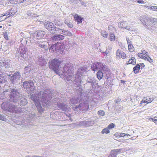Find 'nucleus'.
Here are the masks:
<instances>
[{"mask_svg":"<svg viewBox=\"0 0 157 157\" xmlns=\"http://www.w3.org/2000/svg\"><path fill=\"white\" fill-rule=\"evenodd\" d=\"M38 94L41 96V100L40 101L39 98L35 95H32L31 98L34 101L38 112L42 113L44 109L42 108L40 102L42 103V105L45 107L48 102L52 99V93L50 90L47 89L43 91H40L39 92Z\"/></svg>","mask_w":157,"mask_h":157,"instance_id":"f257e3e1","label":"nucleus"},{"mask_svg":"<svg viewBox=\"0 0 157 157\" xmlns=\"http://www.w3.org/2000/svg\"><path fill=\"white\" fill-rule=\"evenodd\" d=\"M139 19L145 28L149 30L157 27V20L156 19H148L144 16H141Z\"/></svg>","mask_w":157,"mask_h":157,"instance_id":"f03ea898","label":"nucleus"},{"mask_svg":"<svg viewBox=\"0 0 157 157\" xmlns=\"http://www.w3.org/2000/svg\"><path fill=\"white\" fill-rule=\"evenodd\" d=\"M86 69L87 68L84 67H82L78 69L73 81L74 86L78 87L81 86V76L83 75L84 73L86 72Z\"/></svg>","mask_w":157,"mask_h":157,"instance_id":"7ed1b4c3","label":"nucleus"},{"mask_svg":"<svg viewBox=\"0 0 157 157\" xmlns=\"http://www.w3.org/2000/svg\"><path fill=\"white\" fill-rule=\"evenodd\" d=\"M1 108L4 111L13 113L16 111L15 106L10 102L4 101L2 104Z\"/></svg>","mask_w":157,"mask_h":157,"instance_id":"20e7f679","label":"nucleus"},{"mask_svg":"<svg viewBox=\"0 0 157 157\" xmlns=\"http://www.w3.org/2000/svg\"><path fill=\"white\" fill-rule=\"evenodd\" d=\"M61 62L59 59H55L49 62V67L50 69H52L54 72L58 74L60 72L58 71L59 66Z\"/></svg>","mask_w":157,"mask_h":157,"instance_id":"39448f33","label":"nucleus"},{"mask_svg":"<svg viewBox=\"0 0 157 157\" xmlns=\"http://www.w3.org/2000/svg\"><path fill=\"white\" fill-rule=\"evenodd\" d=\"M74 110L78 112L87 110L89 109L88 102L86 101L82 103H80L78 106L72 107Z\"/></svg>","mask_w":157,"mask_h":157,"instance_id":"423d86ee","label":"nucleus"},{"mask_svg":"<svg viewBox=\"0 0 157 157\" xmlns=\"http://www.w3.org/2000/svg\"><path fill=\"white\" fill-rule=\"evenodd\" d=\"M23 87L26 89L28 94H32L33 92L35 87L34 83L32 80H29L24 82L23 84Z\"/></svg>","mask_w":157,"mask_h":157,"instance_id":"0eeeda50","label":"nucleus"},{"mask_svg":"<svg viewBox=\"0 0 157 157\" xmlns=\"http://www.w3.org/2000/svg\"><path fill=\"white\" fill-rule=\"evenodd\" d=\"M20 97V94L17 89H11L9 100L11 102H16L18 101Z\"/></svg>","mask_w":157,"mask_h":157,"instance_id":"6e6552de","label":"nucleus"},{"mask_svg":"<svg viewBox=\"0 0 157 157\" xmlns=\"http://www.w3.org/2000/svg\"><path fill=\"white\" fill-rule=\"evenodd\" d=\"M17 51L21 57L25 59L28 57V49L22 43H21L20 44L19 47L17 49Z\"/></svg>","mask_w":157,"mask_h":157,"instance_id":"1a4fd4ad","label":"nucleus"},{"mask_svg":"<svg viewBox=\"0 0 157 157\" xmlns=\"http://www.w3.org/2000/svg\"><path fill=\"white\" fill-rule=\"evenodd\" d=\"M9 73V74L7 73L6 74L9 77L10 81L12 83H16L19 80L21 75L20 73L19 72L17 71L13 74H12L11 72H10Z\"/></svg>","mask_w":157,"mask_h":157,"instance_id":"9d476101","label":"nucleus"},{"mask_svg":"<svg viewBox=\"0 0 157 157\" xmlns=\"http://www.w3.org/2000/svg\"><path fill=\"white\" fill-rule=\"evenodd\" d=\"M73 64L71 63L65 64L63 67L62 73H64L72 74L73 73Z\"/></svg>","mask_w":157,"mask_h":157,"instance_id":"9b49d317","label":"nucleus"},{"mask_svg":"<svg viewBox=\"0 0 157 157\" xmlns=\"http://www.w3.org/2000/svg\"><path fill=\"white\" fill-rule=\"evenodd\" d=\"M105 65L99 62L94 63L91 66V68L93 71H96L98 69L103 70L105 68Z\"/></svg>","mask_w":157,"mask_h":157,"instance_id":"f8f14e48","label":"nucleus"},{"mask_svg":"<svg viewBox=\"0 0 157 157\" xmlns=\"http://www.w3.org/2000/svg\"><path fill=\"white\" fill-rule=\"evenodd\" d=\"M11 60L10 59H0V67L1 69L8 68L10 66Z\"/></svg>","mask_w":157,"mask_h":157,"instance_id":"ddd939ff","label":"nucleus"},{"mask_svg":"<svg viewBox=\"0 0 157 157\" xmlns=\"http://www.w3.org/2000/svg\"><path fill=\"white\" fill-rule=\"evenodd\" d=\"M98 94L97 92L93 90H91L87 94L88 99L92 101L95 102L97 99Z\"/></svg>","mask_w":157,"mask_h":157,"instance_id":"4468645a","label":"nucleus"},{"mask_svg":"<svg viewBox=\"0 0 157 157\" xmlns=\"http://www.w3.org/2000/svg\"><path fill=\"white\" fill-rule=\"evenodd\" d=\"M123 148H121L112 150L108 157H117L118 154L121 153V151H123Z\"/></svg>","mask_w":157,"mask_h":157,"instance_id":"2eb2a0df","label":"nucleus"},{"mask_svg":"<svg viewBox=\"0 0 157 157\" xmlns=\"http://www.w3.org/2000/svg\"><path fill=\"white\" fill-rule=\"evenodd\" d=\"M73 74V73L72 74H66L62 72L61 73H59V74H58V75H59L61 77H62L65 80L69 81L72 78V75Z\"/></svg>","mask_w":157,"mask_h":157,"instance_id":"dca6fc26","label":"nucleus"},{"mask_svg":"<svg viewBox=\"0 0 157 157\" xmlns=\"http://www.w3.org/2000/svg\"><path fill=\"white\" fill-rule=\"evenodd\" d=\"M57 107L59 109L63 111H66L68 109V106L66 104L63 103L58 102L57 103Z\"/></svg>","mask_w":157,"mask_h":157,"instance_id":"f3484780","label":"nucleus"},{"mask_svg":"<svg viewBox=\"0 0 157 157\" xmlns=\"http://www.w3.org/2000/svg\"><path fill=\"white\" fill-rule=\"evenodd\" d=\"M86 84L88 85H90V86L93 88L96 83V80L92 77H88L86 80Z\"/></svg>","mask_w":157,"mask_h":157,"instance_id":"a211bd4d","label":"nucleus"},{"mask_svg":"<svg viewBox=\"0 0 157 157\" xmlns=\"http://www.w3.org/2000/svg\"><path fill=\"white\" fill-rule=\"evenodd\" d=\"M64 45L62 44L57 42L56 43V52L62 53L64 50Z\"/></svg>","mask_w":157,"mask_h":157,"instance_id":"6ab92c4d","label":"nucleus"},{"mask_svg":"<svg viewBox=\"0 0 157 157\" xmlns=\"http://www.w3.org/2000/svg\"><path fill=\"white\" fill-rule=\"evenodd\" d=\"M46 33L44 31L42 30H38L36 31V37L37 39H42L45 36Z\"/></svg>","mask_w":157,"mask_h":157,"instance_id":"aec40b11","label":"nucleus"},{"mask_svg":"<svg viewBox=\"0 0 157 157\" xmlns=\"http://www.w3.org/2000/svg\"><path fill=\"white\" fill-rule=\"evenodd\" d=\"M52 38L53 40H60L64 38V36L61 34H56Z\"/></svg>","mask_w":157,"mask_h":157,"instance_id":"412c9836","label":"nucleus"},{"mask_svg":"<svg viewBox=\"0 0 157 157\" xmlns=\"http://www.w3.org/2000/svg\"><path fill=\"white\" fill-rule=\"evenodd\" d=\"M103 71L104 78L105 79H109L111 76V73L110 70H103Z\"/></svg>","mask_w":157,"mask_h":157,"instance_id":"4be33fe9","label":"nucleus"},{"mask_svg":"<svg viewBox=\"0 0 157 157\" xmlns=\"http://www.w3.org/2000/svg\"><path fill=\"white\" fill-rule=\"evenodd\" d=\"M50 29H48V30L49 32L51 33H56V31H58L59 29L58 28H56V26L54 25H53L51 26V27H50Z\"/></svg>","mask_w":157,"mask_h":157,"instance_id":"5701e85b","label":"nucleus"},{"mask_svg":"<svg viewBox=\"0 0 157 157\" xmlns=\"http://www.w3.org/2000/svg\"><path fill=\"white\" fill-rule=\"evenodd\" d=\"M15 12L13 9H11L8 10L6 13H5L6 15L7 18H9L11 16H13L15 13Z\"/></svg>","mask_w":157,"mask_h":157,"instance_id":"b1692460","label":"nucleus"},{"mask_svg":"<svg viewBox=\"0 0 157 157\" xmlns=\"http://www.w3.org/2000/svg\"><path fill=\"white\" fill-rule=\"evenodd\" d=\"M80 101L78 97L73 98L70 99V103L72 104H75L78 103Z\"/></svg>","mask_w":157,"mask_h":157,"instance_id":"393cba45","label":"nucleus"},{"mask_svg":"<svg viewBox=\"0 0 157 157\" xmlns=\"http://www.w3.org/2000/svg\"><path fill=\"white\" fill-rule=\"evenodd\" d=\"M39 61L40 65L41 66L45 65L46 63L45 59H44V57L42 56L39 58Z\"/></svg>","mask_w":157,"mask_h":157,"instance_id":"a878e982","label":"nucleus"},{"mask_svg":"<svg viewBox=\"0 0 157 157\" xmlns=\"http://www.w3.org/2000/svg\"><path fill=\"white\" fill-rule=\"evenodd\" d=\"M83 18L78 15H75L74 17L75 20L78 22V24L82 23Z\"/></svg>","mask_w":157,"mask_h":157,"instance_id":"bb28decb","label":"nucleus"},{"mask_svg":"<svg viewBox=\"0 0 157 157\" xmlns=\"http://www.w3.org/2000/svg\"><path fill=\"white\" fill-rule=\"evenodd\" d=\"M60 33L61 34L66 36H71L72 35V34L71 32L66 30L61 29Z\"/></svg>","mask_w":157,"mask_h":157,"instance_id":"cd10ccee","label":"nucleus"},{"mask_svg":"<svg viewBox=\"0 0 157 157\" xmlns=\"http://www.w3.org/2000/svg\"><path fill=\"white\" fill-rule=\"evenodd\" d=\"M54 24L52 22L49 21L45 22L44 23V27L48 30L50 29V27H51V26L54 25Z\"/></svg>","mask_w":157,"mask_h":157,"instance_id":"c85d7f7f","label":"nucleus"},{"mask_svg":"<svg viewBox=\"0 0 157 157\" xmlns=\"http://www.w3.org/2000/svg\"><path fill=\"white\" fill-rule=\"evenodd\" d=\"M76 124L80 127H86L85 121H80L76 123Z\"/></svg>","mask_w":157,"mask_h":157,"instance_id":"c756f323","label":"nucleus"},{"mask_svg":"<svg viewBox=\"0 0 157 157\" xmlns=\"http://www.w3.org/2000/svg\"><path fill=\"white\" fill-rule=\"evenodd\" d=\"M140 65L138 64L133 67V71L135 74H136L139 73V70H140Z\"/></svg>","mask_w":157,"mask_h":157,"instance_id":"7c9ffc66","label":"nucleus"},{"mask_svg":"<svg viewBox=\"0 0 157 157\" xmlns=\"http://www.w3.org/2000/svg\"><path fill=\"white\" fill-rule=\"evenodd\" d=\"M49 51L51 52H56V43L52 44L49 49Z\"/></svg>","mask_w":157,"mask_h":157,"instance_id":"2f4dec72","label":"nucleus"},{"mask_svg":"<svg viewBox=\"0 0 157 157\" xmlns=\"http://www.w3.org/2000/svg\"><path fill=\"white\" fill-rule=\"evenodd\" d=\"M103 71H98L97 73V77L99 79H101L103 77Z\"/></svg>","mask_w":157,"mask_h":157,"instance_id":"473e14b6","label":"nucleus"},{"mask_svg":"<svg viewBox=\"0 0 157 157\" xmlns=\"http://www.w3.org/2000/svg\"><path fill=\"white\" fill-rule=\"evenodd\" d=\"M86 127L93 125L94 124V122L92 120L85 121Z\"/></svg>","mask_w":157,"mask_h":157,"instance_id":"72a5a7b5","label":"nucleus"},{"mask_svg":"<svg viewBox=\"0 0 157 157\" xmlns=\"http://www.w3.org/2000/svg\"><path fill=\"white\" fill-rule=\"evenodd\" d=\"M128 62V64H131L134 65L136 63V59L135 57H132L129 60Z\"/></svg>","mask_w":157,"mask_h":157,"instance_id":"f704fd0d","label":"nucleus"},{"mask_svg":"<svg viewBox=\"0 0 157 157\" xmlns=\"http://www.w3.org/2000/svg\"><path fill=\"white\" fill-rule=\"evenodd\" d=\"M25 0H10V2L12 4H16L17 3H21Z\"/></svg>","mask_w":157,"mask_h":157,"instance_id":"c9c22d12","label":"nucleus"},{"mask_svg":"<svg viewBox=\"0 0 157 157\" xmlns=\"http://www.w3.org/2000/svg\"><path fill=\"white\" fill-rule=\"evenodd\" d=\"M20 103L22 105H25L27 104V101L25 98H23L21 99Z\"/></svg>","mask_w":157,"mask_h":157,"instance_id":"e433bc0d","label":"nucleus"},{"mask_svg":"<svg viewBox=\"0 0 157 157\" xmlns=\"http://www.w3.org/2000/svg\"><path fill=\"white\" fill-rule=\"evenodd\" d=\"M6 81V78L3 75V74H0V83L5 82Z\"/></svg>","mask_w":157,"mask_h":157,"instance_id":"4c0bfd02","label":"nucleus"},{"mask_svg":"<svg viewBox=\"0 0 157 157\" xmlns=\"http://www.w3.org/2000/svg\"><path fill=\"white\" fill-rule=\"evenodd\" d=\"M6 14H5V13H3L1 15H0V22H1L5 20L7 18L6 17V18L4 17V16H6Z\"/></svg>","mask_w":157,"mask_h":157,"instance_id":"58836bf2","label":"nucleus"},{"mask_svg":"<svg viewBox=\"0 0 157 157\" xmlns=\"http://www.w3.org/2000/svg\"><path fill=\"white\" fill-rule=\"evenodd\" d=\"M31 70V68L30 66H27L24 68L25 73H28Z\"/></svg>","mask_w":157,"mask_h":157,"instance_id":"ea45409f","label":"nucleus"},{"mask_svg":"<svg viewBox=\"0 0 157 157\" xmlns=\"http://www.w3.org/2000/svg\"><path fill=\"white\" fill-rule=\"evenodd\" d=\"M109 132L110 131L107 127L103 129L101 132V133L102 134H104L105 133L108 134L109 133Z\"/></svg>","mask_w":157,"mask_h":157,"instance_id":"a19ab883","label":"nucleus"},{"mask_svg":"<svg viewBox=\"0 0 157 157\" xmlns=\"http://www.w3.org/2000/svg\"><path fill=\"white\" fill-rule=\"evenodd\" d=\"M110 40L111 41H114L115 40V36L114 34L112 33L109 34Z\"/></svg>","mask_w":157,"mask_h":157,"instance_id":"79ce46f5","label":"nucleus"},{"mask_svg":"<svg viewBox=\"0 0 157 157\" xmlns=\"http://www.w3.org/2000/svg\"><path fill=\"white\" fill-rule=\"evenodd\" d=\"M27 14L29 16L28 17H27V18L28 19H29V18H30L31 17H33V16L34 15L33 13L29 11L27 12Z\"/></svg>","mask_w":157,"mask_h":157,"instance_id":"37998d69","label":"nucleus"},{"mask_svg":"<svg viewBox=\"0 0 157 157\" xmlns=\"http://www.w3.org/2000/svg\"><path fill=\"white\" fill-rule=\"evenodd\" d=\"M130 136V135L128 134H125L124 133H119L117 134V137H124L125 136Z\"/></svg>","mask_w":157,"mask_h":157,"instance_id":"c03bdc74","label":"nucleus"},{"mask_svg":"<svg viewBox=\"0 0 157 157\" xmlns=\"http://www.w3.org/2000/svg\"><path fill=\"white\" fill-rule=\"evenodd\" d=\"M78 2L80 3L82 5L84 6L85 7L86 6V4L85 1L79 0L78 1Z\"/></svg>","mask_w":157,"mask_h":157,"instance_id":"a18cd8bd","label":"nucleus"},{"mask_svg":"<svg viewBox=\"0 0 157 157\" xmlns=\"http://www.w3.org/2000/svg\"><path fill=\"white\" fill-rule=\"evenodd\" d=\"M128 50L130 52H132L133 51L134 47L132 44L128 45Z\"/></svg>","mask_w":157,"mask_h":157,"instance_id":"49530a36","label":"nucleus"},{"mask_svg":"<svg viewBox=\"0 0 157 157\" xmlns=\"http://www.w3.org/2000/svg\"><path fill=\"white\" fill-rule=\"evenodd\" d=\"M121 53L122 52H121V50L120 49H117L116 53V55L117 56L120 58Z\"/></svg>","mask_w":157,"mask_h":157,"instance_id":"de8ad7c7","label":"nucleus"},{"mask_svg":"<svg viewBox=\"0 0 157 157\" xmlns=\"http://www.w3.org/2000/svg\"><path fill=\"white\" fill-rule=\"evenodd\" d=\"M98 115L101 116H103L104 115L105 112L103 110H99L98 112Z\"/></svg>","mask_w":157,"mask_h":157,"instance_id":"09e8293b","label":"nucleus"},{"mask_svg":"<svg viewBox=\"0 0 157 157\" xmlns=\"http://www.w3.org/2000/svg\"><path fill=\"white\" fill-rule=\"evenodd\" d=\"M0 120L4 121H6V119L5 117L3 115L1 114H0Z\"/></svg>","mask_w":157,"mask_h":157,"instance_id":"8fccbe9b","label":"nucleus"},{"mask_svg":"<svg viewBox=\"0 0 157 157\" xmlns=\"http://www.w3.org/2000/svg\"><path fill=\"white\" fill-rule=\"evenodd\" d=\"M101 35L104 37H106L108 35L106 32L103 31L101 32Z\"/></svg>","mask_w":157,"mask_h":157,"instance_id":"3c124183","label":"nucleus"},{"mask_svg":"<svg viewBox=\"0 0 157 157\" xmlns=\"http://www.w3.org/2000/svg\"><path fill=\"white\" fill-rule=\"evenodd\" d=\"M115 126L114 124L113 123H112L110 124L108 126L107 128L109 129H111L113 128H114Z\"/></svg>","mask_w":157,"mask_h":157,"instance_id":"603ef678","label":"nucleus"},{"mask_svg":"<svg viewBox=\"0 0 157 157\" xmlns=\"http://www.w3.org/2000/svg\"><path fill=\"white\" fill-rule=\"evenodd\" d=\"M141 52H142V53L143 54L145 55H146V56H148V52H147L145 50H142L141 51Z\"/></svg>","mask_w":157,"mask_h":157,"instance_id":"864d4df0","label":"nucleus"},{"mask_svg":"<svg viewBox=\"0 0 157 157\" xmlns=\"http://www.w3.org/2000/svg\"><path fill=\"white\" fill-rule=\"evenodd\" d=\"M120 56L123 59L125 58L126 57L125 54L123 52L121 53Z\"/></svg>","mask_w":157,"mask_h":157,"instance_id":"5fc2aeb1","label":"nucleus"},{"mask_svg":"<svg viewBox=\"0 0 157 157\" xmlns=\"http://www.w3.org/2000/svg\"><path fill=\"white\" fill-rule=\"evenodd\" d=\"M142 53H138V56L140 58L143 59L144 58V57L145 56L142 55Z\"/></svg>","mask_w":157,"mask_h":157,"instance_id":"6e6d98bb","label":"nucleus"},{"mask_svg":"<svg viewBox=\"0 0 157 157\" xmlns=\"http://www.w3.org/2000/svg\"><path fill=\"white\" fill-rule=\"evenodd\" d=\"M4 37L6 40H8L9 39L8 37V34L7 33H3Z\"/></svg>","mask_w":157,"mask_h":157,"instance_id":"4d7b16f0","label":"nucleus"},{"mask_svg":"<svg viewBox=\"0 0 157 157\" xmlns=\"http://www.w3.org/2000/svg\"><path fill=\"white\" fill-rule=\"evenodd\" d=\"M123 23H124V22H121V23L120 24H119L118 25V27L119 28H124V25H123Z\"/></svg>","mask_w":157,"mask_h":157,"instance_id":"13d9d810","label":"nucleus"},{"mask_svg":"<svg viewBox=\"0 0 157 157\" xmlns=\"http://www.w3.org/2000/svg\"><path fill=\"white\" fill-rule=\"evenodd\" d=\"M150 119H151V120H152V121L154 122L155 123H156V122L157 121V117H155L154 118H151Z\"/></svg>","mask_w":157,"mask_h":157,"instance_id":"bf43d9fd","label":"nucleus"},{"mask_svg":"<svg viewBox=\"0 0 157 157\" xmlns=\"http://www.w3.org/2000/svg\"><path fill=\"white\" fill-rule=\"evenodd\" d=\"M154 100V99L153 98H149V99L147 100V103H150L152 101Z\"/></svg>","mask_w":157,"mask_h":157,"instance_id":"052dcab7","label":"nucleus"},{"mask_svg":"<svg viewBox=\"0 0 157 157\" xmlns=\"http://www.w3.org/2000/svg\"><path fill=\"white\" fill-rule=\"evenodd\" d=\"M78 93V94L79 95L78 96H80V97H81L82 96L83 92L82 91V90L79 91Z\"/></svg>","mask_w":157,"mask_h":157,"instance_id":"680f3d73","label":"nucleus"},{"mask_svg":"<svg viewBox=\"0 0 157 157\" xmlns=\"http://www.w3.org/2000/svg\"><path fill=\"white\" fill-rule=\"evenodd\" d=\"M109 51L107 49L105 52H103L102 53H103V54H104L105 55V54L106 56H107L108 54H109Z\"/></svg>","mask_w":157,"mask_h":157,"instance_id":"e2e57ef3","label":"nucleus"},{"mask_svg":"<svg viewBox=\"0 0 157 157\" xmlns=\"http://www.w3.org/2000/svg\"><path fill=\"white\" fill-rule=\"evenodd\" d=\"M67 25L70 28H72L73 27V25L72 24V23L71 22H70L69 23H68Z\"/></svg>","mask_w":157,"mask_h":157,"instance_id":"0e129e2a","label":"nucleus"},{"mask_svg":"<svg viewBox=\"0 0 157 157\" xmlns=\"http://www.w3.org/2000/svg\"><path fill=\"white\" fill-rule=\"evenodd\" d=\"M139 65H140V68L141 70L144 67V63H140Z\"/></svg>","mask_w":157,"mask_h":157,"instance_id":"69168bd1","label":"nucleus"},{"mask_svg":"<svg viewBox=\"0 0 157 157\" xmlns=\"http://www.w3.org/2000/svg\"><path fill=\"white\" fill-rule=\"evenodd\" d=\"M148 59L147 61H148L150 63H151L153 62L152 59L148 56H147Z\"/></svg>","mask_w":157,"mask_h":157,"instance_id":"338daca9","label":"nucleus"},{"mask_svg":"<svg viewBox=\"0 0 157 157\" xmlns=\"http://www.w3.org/2000/svg\"><path fill=\"white\" fill-rule=\"evenodd\" d=\"M38 47H39L40 48H44L45 47V45L44 44H39L38 45Z\"/></svg>","mask_w":157,"mask_h":157,"instance_id":"774afa93","label":"nucleus"}]
</instances>
